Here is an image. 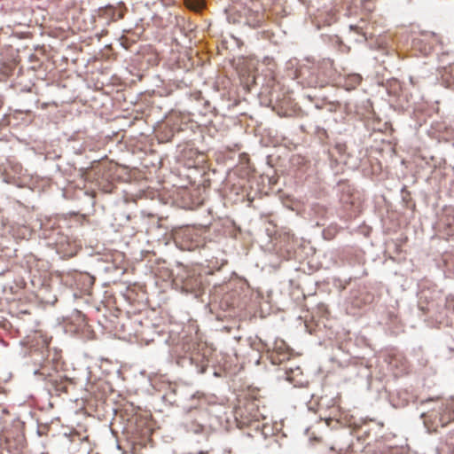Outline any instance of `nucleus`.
Masks as SVG:
<instances>
[{"mask_svg": "<svg viewBox=\"0 0 454 454\" xmlns=\"http://www.w3.org/2000/svg\"><path fill=\"white\" fill-rule=\"evenodd\" d=\"M198 454H207V453H205V452H200V453H198Z\"/></svg>", "mask_w": 454, "mask_h": 454, "instance_id": "2eb2a0df", "label": "nucleus"}, {"mask_svg": "<svg viewBox=\"0 0 454 454\" xmlns=\"http://www.w3.org/2000/svg\"><path fill=\"white\" fill-rule=\"evenodd\" d=\"M261 414L255 409L254 403H249L244 407H239L235 411V419L238 426L241 428L252 427L254 424L258 423Z\"/></svg>", "mask_w": 454, "mask_h": 454, "instance_id": "f03ea898", "label": "nucleus"}, {"mask_svg": "<svg viewBox=\"0 0 454 454\" xmlns=\"http://www.w3.org/2000/svg\"><path fill=\"white\" fill-rule=\"evenodd\" d=\"M338 231H339V229L336 225L329 226L323 231L325 239H333L337 234Z\"/></svg>", "mask_w": 454, "mask_h": 454, "instance_id": "1a4fd4ad", "label": "nucleus"}, {"mask_svg": "<svg viewBox=\"0 0 454 454\" xmlns=\"http://www.w3.org/2000/svg\"><path fill=\"white\" fill-rule=\"evenodd\" d=\"M186 5L191 10L200 11L204 7V1L203 0H186Z\"/></svg>", "mask_w": 454, "mask_h": 454, "instance_id": "6e6552de", "label": "nucleus"}, {"mask_svg": "<svg viewBox=\"0 0 454 454\" xmlns=\"http://www.w3.org/2000/svg\"><path fill=\"white\" fill-rule=\"evenodd\" d=\"M292 373H294V371L291 370V372H286V380H289L290 382H294V379L292 377Z\"/></svg>", "mask_w": 454, "mask_h": 454, "instance_id": "9d476101", "label": "nucleus"}, {"mask_svg": "<svg viewBox=\"0 0 454 454\" xmlns=\"http://www.w3.org/2000/svg\"><path fill=\"white\" fill-rule=\"evenodd\" d=\"M442 79L447 82L448 87H454V64L448 67L442 74Z\"/></svg>", "mask_w": 454, "mask_h": 454, "instance_id": "0eeeda50", "label": "nucleus"}, {"mask_svg": "<svg viewBox=\"0 0 454 454\" xmlns=\"http://www.w3.org/2000/svg\"><path fill=\"white\" fill-rule=\"evenodd\" d=\"M441 419V427H444L449 423L454 420V412L450 410V408L444 403V411H442V414L439 417Z\"/></svg>", "mask_w": 454, "mask_h": 454, "instance_id": "423d86ee", "label": "nucleus"}, {"mask_svg": "<svg viewBox=\"0 0 454 454\" xmlns=\"http://www.w3.org/2000/svg\"><path fill=\"white\" fill-rule=\"evenodd\" d=\"M442 411H444V403H438L435 406L421 415L425 427L429 432H436L441 427Z\"/></svg>", "mask_w": 454, "mask_h": 454, "instance_id": "7ed1b4c3", "label": "nucleus"}, {"mask_svg": "<svg viewBox=\"0 0 454 454\" xmlns=\"http://www.w3.org/2000/svg\"><path fill=\"white\" fill-rule=\"evenodd\" d=\"M433 309H434V306H433V305H431L427 309H428V310H432Z\"/></svg>", "mask_w": 454, "mask_h": 454, "instance_id": "4468645a", "label": "nucleus"}, {"mask_svg": "<svg viewBox=\"0 0 454 454\" xmlns=\"http://www.w3.org/2000/svg\"><path fill=\"white\" fill-rule=\"evenodd\" d=\"M25 438L19 434L13 440L6 437L5 449L9 454H24Z\"/></svg>", "mask_w": 454, "mask_h": 454, "instance_id": "20e7f679", "label": "nucleus"}, {"mask_svg": "<svg viewBox=\"0 0 454 454\" xmlns=\"http://www.w3.org/2000/svg\"><path fill=\"white\" fill-rule=\"evenodd\" d=\"M27 342L29 345L31 356L35 355L41 356L40 359L35 358V363L42 364L48 357L51 338H48L41 332H35L33 335L27 337Z\"/></svg>", "mask_w": 454, "mask_h": 454, "instance_id": "f257e3e1", "label": "nucleus"}, {"mask_svg": "<svg viewBox=\"0 0 454 454\" xmlns=\"http://www.w3.org/2000/svg\"><path fill=\"white\" fill-rule=\"evenodd\" d=\"M430 50H431V48H429L428 50L425 48L423 51L425 54H427Z\"/></svg>", "mask_w": 454, "mask_h": 454, "instance_id": "9b49d317", "label": "nucleus"}, {"mask_svg": "<svg viewBox=\"0 0 454 454\" xmlns=\"http://www.w3.org/2000/svg\"><path fill=\"white\" fill-rule=\"evenodd\" d=\"M145 434H146V435H150V434H151V431H150V429H147V430H146Z\"/></svg>", "mask_w": 454, "mask_h": 454, "instance_id": "ddd939ff", "label": "nucleus"}, {"mask_svg": "<svg viewBox=\"0 0 454 454\" xmlns=\"http://www.w3.org/2000/svg\"><path fill=\"white\" fill-rule=\"evenodd\" d=\"M443 312L446 317V325H452L454 323V296L448 295L445 297V304Z\"/></svg>", "mask_w": 454, "mask_h": 454, "instance_id": "39448f33", "label": "nucleus"}, {"mask_svg": "<svg viewBox=\"0 0 454 454\" xmlns=\"http://www.w3.org/2000/svg\"><path fill=\"white\" fill-rule=\"evenodd\" d=\"M419 39L414 40V42H413L414 45L416 46L419 43Z\"/></svg>", "mask_w": 454, "mask_h": 454, "instance_id": "f8f14e48", "label": "nucleus"}]
</instances>
